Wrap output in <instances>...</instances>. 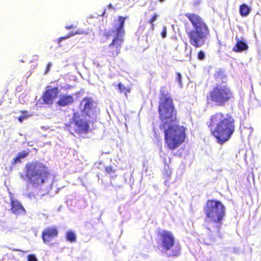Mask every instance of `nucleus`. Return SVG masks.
Masks as SVG:
<instances>
[{
    "label": "nucleus",
    "instance_id": "nucleus-19",
    "mask_svg": "<svg viewBox=\"0 0 261 261\" xmlns=\"http://www.w3.org/2000/svg\"><path fill=\"white\" fill-rule=\"evenodd\" d=\"M20 112L22 115L18 117V120L21 123L24 119H27L30 116V115L28 114V112L25 110L21 111Z\"/></svg>",
    "mask_w": 261,
    "mask_h": 261
},
{
    "label": "nucleus",
    "instance_id": "nucleus-5",
    "mask_svg": "<svg viewBox=\"0 0 261 261\" xmlns=\"http://www.w3.org/2000/svg\"><path fill=\"white\" fill-rule=\"evenodd\" d=\"M193 25V29L186 31L190 38V43L196 47H199L203 45L208 34V29L205 22L201 18L194 14H187Z\"/></svg>",
    "mask_w": 261,
    "mask_h": 261
},
{
    "label": "nucleus",
    "instance_id": "nucleus-33",
    "mask_svg": "<svg viewBox=\"0 0 261 261\" xmlns=\"http://www.w3.org/2000/svg\"><path fill=\"white\" fill-rule=\"evenodd\" d=\"M13 250L17 251H19V249H13Z\"/></svg>",
    "mask_w": 261,
    "mask_h": 261
},
{
    "label": "nucleus",
    "instance_id": "nucleus-24",
    "mask_svg": "<svg viewBox=\"0 0 261 261\" xmlns=\"http://www.w3.org/2000/svg\"><path fill=\"white\" fill-rule=\"evenodd\" d=\"M158 15L156 14H154L152 17L148 21V22L151 24V29L153 30L154 29V25L153 24V21L156 19Z\"/></svg>",
    "mask_w": 261,
    "mask_h": 261
},
{
    "label": "nucleus",
    "instance_id": "nucleus-35",
    "mask_svg": "<svg viewBox=\"0 0 261 261\" xmlns=\"http://www.w3.org/2000/svg\"><path fill=\"white\" fill-rule=\"evenodd\" d=\"M177 75H178V76L179 77V73H177Z\"/></svg>",
    "mask_w": 261,
    "mask_h": 261
},
{
    "label": "nucleus",
    "instance_id": "nucleus-17",
    "mask_svg": "<svg viewBox=\"0 0 261 261\" xmlns=\"http://www.w3.org/2000/svg\"><path fill=\"white\" fill-rule=\"evenodd\" d=\"M66 239L71 243L75 242L76 241V236L74 232L71 230L68 231L66 233Z\"/></svg>",
    "mask_w": 261,
    "mask_h": 261
},
{
    "label": "nucleus",
    "instance_id": "nucleus-6",
    "mask_svg": "<svg viewBox=\"0 0 261 261\" xmlns=\"http://www.w3.org/2000/svg\"><path fill=\"white\" fill-rule=\"evenodd\" d=\"M24 171L29 182L35 186L44 184L49 178L50 174L48 168L39 161L27 163Z\"/></svg>",
    "mask_w": 261,
    "mask_h": 261
},
{
    "label": "nucleus",
    "instance_id": "nucleus-8",
    "mask_svg": "<svg viewBox=\"0 0 261 261\" xmlns=\"http://www.w3.org/2000/svg\"><path fill=\"white\" fill-rule=\"evenodd\" d=\"M233 98L230 88L224 83L217 84L210 92L208 99L219 106H224Z\"/></svg>",
    "mask_w": 261,
    "mask_h": 261
},
{
    "label": "nucleus",
    "instance_id": "nucleus-22",
    "mask_svg": "<svg viewBox=\"0 0 261 261\" xmlns=\"http://www.w3.org/2000/svg\"><path fill=\"white\" fill-rule=\"evenodd\" d=\"M30 152V150L29 149L27 150H22L17 154V156H18L20 159H24L29 154Z\"/></svg>",
    "mask_w": 261,
    "mask_h": 261
},
{
    "label": "nucleus",
    "instance_id": "nucleus-16",
    "mask_svg": "<svg viewBox=\"0 0 261 261\" xmlns=\"http://www.w3.org/2000/svg\"><path fill=\"white\" fill-rule=\"evenodd\" d=\"M118 89L120 93H123L126 97L128 93L130 92L131 88L130 87H126L121 83L117 84Z\"/></svg>",
    "mask_w": 261,
    "mask_h": 261
},
{
    "label": "nucleus",
    "instance_id": "nucleus-21",
    "mask_svg": "<svg viewBox=\"0 0 261 261\" xmlns=\"http://www.w3.org/2000/svg\"><path fill=\"white\" fill-rule=\"evenodd\" d=\"M187 129L184 126H180V144L185 141L186 138V130Z\"/></svg>",
    "mask_w": 261,
    "mask_h": 261
},
{
    "label": "nucleus",
    "instance_id": "nucleus-23",
    "mask_svg": "<svg viewBox=\"0 0 261 261\" xmlns=\"http://www.w3.org/2000/svg\"><path fill=\"white\" fill-rule=\"evenodd\" d=\"M105 171L106 174H111L115 173L116 169H114L112 166H109L105 168Z\"/></svg>",
    "mask_w": 261,
    "mask_h": 261
},
{
    "label": "nucleus",
    "instance_id": "nucleus-30",
    "mask_svg": "<svg viewBox=\"0 0 261 261\" xmlns=\"http://www.w3.org/2000/svg\"><path fill=\"white\" fill-rule=\"evenodd\" d=\"M167 31L166 28H164L161 32V35L163 38H165L166 37Z\"/></svg>",
    "mask_w": 261,
    "mask_h": 261
},
{
    "label": "nucleus",
    "instance_id": "nucleus-27",
    "mask_svg": "<svg viewBox=\"0 0 261 261\" xmlns=\"http://www.w3.org/2000/svg\"><path fill=\"white\" fill-rule=\"evenodd\" d=\"M28 261H37V259L34 254H30L28 256Z\"/></svg>",
    "mask_w": 261,
    "mask_h": 261
},
{
    "label": "nucleus",
    "instance_id": "nucleus-34",
    "mask_svg": "<svg viewBox=\"0 0 261 261\" xmlns=\"http://www.w3.org/2000/svg\"><path fill=\"white\" fill-rule=\"evenodd\" d=\"M159 1L160 2H162L164 1L165 0H159Z\"/></svg>",
    "mask_w": 261,
    "mask_h": 261
},
{
    "label": "nucleus",
    "instance_id": "nucleus-13",
    "mask_svg": "<svg viewBox=\"0 0 261 261\" xmlns=\"http://www.w3.org/2000/svg\"><path fill=\"white\" fill-rule=\"evenodd\" d=\"M74 101L73 95L65 94L60 96L57 103L60 107H66L72 105Z\"/></svg>",
    "mask_w": 261,
    "mask_h": 261
},
{
    "label": "nucleus",
    "instance_id": "nucleus-31",
    "mask_svg": "<svg viewBox=\"0 0 261 261\" xmlns=\"http://www.w3.org/2000/svg\"><path fill=\"white\" fill-rule=\"evenodd\" d=\"M112 32L111 31H109L108 32H106L103 34V36L106 38H109L111 36Z\"/></svg>",
    "mask_w": 261,
    "mask_h": 261
},
{
    "label": "nucleus",
    "instance_id": "nucleus-14",
    "mask_svg": "<svg viewBox=\"0 0 261 261\" xmlns=\"http://www.w3.org/2000/svg\"><path fill=\"white\" fill-rule=\"evenodd\" d=\"M248 46L246 42L240 39H237V43L233 48V50L236 52H242L247 50Z\"/></svg>",
    "mask_w": 261,
    "mask_h": 261
},
{
    "label": "nucleus",
    "instance_id": "nucleus-29",
    "mask_svg": "<svg viewBox=\"0 0 261 261\" xmlns=\"http://www.w3.org/2000/svg\"><path fill=\"white\" fill-rule=\"evenodd\" d=\"M65 28L67 30L73 29L76 28V26L73 24L67 25L65 26Z\"/></svg>",
    "mask_w": 261,
    "mask_h": 261
},
{
    "label": "nucleus",
    "instance_id": "nucleus-10",
    "mask_svg": "<svg viewBox=\"0 0 261 261\" xmlns=\"http://www.w3.org/2000/svg\"><path fill=\"white\" fill-rule=\"evenodd\" d=\"M58 93L59 88L57 87L46 89L41 96L43 103L48 105H53L54 100L58 96Z\"/></svg>",
    "mask_w": 261,
    "mask_h": 261
},
{
    "label": "nucleus",
    "instance_id": "nucleus-15",
    "mask_svg": "<svg viewBox=\"0 0 261 261\" xmlns=\"http://www.w3.org/2000/svg\"><path fill=\"white\" fill-rule=\"evenodd\" d=\"M251 11V8L246 4H242L240 6L239 12L240 15L242 17L247 16L250 13Z\"/></svg>",
    "mask_w": 261,
    "mask_h": 261
},
{
    "label": "nucleus",
    "instance_id": "nucleus-11",
    "mask_svg": "<svg viewBox=\"0 0 261 261\" xmlns=\"http://www.w3.org/2000/svg\"><path fill=\"white\" fill-rule=\"evenodd\" d=\"M58 234V231L56 227H47L44 229L41 234V238L44 243H48L54 238L57 237Z\"/></svg>",
    "mask_w": 261,
    "mask_h": 261
},
{
    "label": "nucleus",
    "instance_id": "nucleus-28",
    "mask_svg": "<svg viewBox=\"0 0 261 261\" xmlns=\"http://www.w3.org/2000/svg\"><path fill=\"white\" fill-rule=\"evenodd\" d=\"M185 51L186 53L187 57H189V55H190L191 53V48L190 46L188 47L187 43H185Z\"/></svg>",
    "mask_w": 261,
    "mask_h": 261
},
{
    "label": "nucleus",
    "instance_id": "nucleus-12",
    "mask_svg": "<svg viewBox=\"0 0 261 261\" xmlns=\"http://www.w3.org/2000/svg\"><path fill=\"white\" fill-rule=\"evenodd\" d=\"M11 212L15 215L25 214L26 211L21 203L17 200L11 199L10 202Z\"/></svg>",
    "mask_w": 261,
    "mask_h": 261
},
{
    "label": "nucleus",
    "instance_id": "nucleus-20",
    "mask_svg": "<svg viewBox=\"0 0 261 261\" xmlns=\"http://www.w3.org/2000/svg\"><path fill=\"white\" fill-rule=\"evenodd\" d=\"M215 76L216 80L218 81H219V79H221L222 81H223V79L224 77V74L223 71L220 69H218L215 74Z\"/></svg>",
    "mask_w": 261,
    "mask_h": 261
},
{
    "label": "nucleus",
    "instance_id": "nucleus-32",
    "mask_svg": "<svg viewBox=\"0 0 261 261\" xmlns=\"http://www.w3.org/2000/svg\"><path fill=\"white\" fill-rule=\"evenodd\" d=\"M50 65H51L50 63H48L47 66V68H46V72H48L49 70Z\"/></svg>",
    "mask_w": 261,
    "mask_h": 261
},
{
    "label": "nucleus",
    "instance_id": "nucleus-18",
    "mask_svg": "<svg viewBox=\"0 0 261 261\" xmlns=\"http://www.w3.org/2000/svg\"><path fill=\"white\" fill-rule=\"evenodd\" d=\"M83 33L79 31H76L74 32H70L69 33H68L66 36H64V37H60L59 38H58V41L60 43L63 40H65L66 39H68L75 35H77V34H82Z\"/></svg>",
    "mask_w": 261,
    "mask_h": 261
},
{
    "label": "nucleus",
    "instance_id": "nucleus-2",
    "mask_svg": "<svg viewBox=\"0 0 261 261\" xmlns=\"http://www.w3.org/2000/svg\"><path fill=\"white\" fill-rule=\"evenodd\" d=\"M82 114L78 111L73 113L72 121L66 124V126L71 131V124L73 123L75 128L73 129L74 133L79 134H87L90 129L89 122L86 120V117L96 118L97 104L94 99L90 97H85L80 102Z\"/></svg>",
    "mask_w": 261,
    "mask_h": 261
},
{
    "label": "nucleus",
    "instance_id": "nucleus-25",
    "mask_svg": "<svg viewBox=\"0 0 261 261\" xmlns=\"http://www.w3.org/2000/svg\"><path fill=\"white\" fill-rule=\"evenodd\" d=\"M20 163H21V160L17 155L12 160L11 164L12 165H15Z\"/></svg>",
    "mask_w": 261,
    "mask_h": 261
},
{
    "label": "nucleus",
    "instance_id": "nucleus-9",
    "mask_svg": "<svg viewBox=\"0 0 261 261\" xmlns=\"http://www.w3.org/2000/svg\"><path fill=\"white\" fill-rule=\"evenodd\" d=\"M161 238L162 246L166 250L170 249L174 245V237L169 231L163 230L159 233Z\"/></svg>",
    "mask_w": 261,
    "mask_h": 261
},
{
    "label": "nucleus",
    "instance_id": "nucleus-1",
    "mask_svg": "<svg viewBox=\"0 0 261 261\" xmlns=\"http://www.w3.org/2000/svg\"><path fill=\"white\" fill-rule=\"evenodd\" d=\"M158 111L160 119L162 121L161 127L165 129V139L168 148H176L179 145V127L175 124L176 113L171 96L161 91Z\"/></svg>",
    "mask_w": 261,
    "mask_h": 261
},
{
    "label": "nucleus",
    "instance_id": "nucleus-7",
    "mask_svg": "<svg viewBox=\"0 0 261 261\" xmlns=\"http://www.w3.org/2000/svg\"><path fill=\"white\" fill-rule=\"evenodd\" d=\"M126 18H127V16H119L118 17L119 24L116 29V35L111 43L109 45L107 51L108 55L109 57L115 58L120 53V48L124 42L123 38L125 34L124 25Z\"/></svg>",
    "mask_w": 261,
    "mask_h": 261
},
{
    "label": "nucleus",
    "instance_id": "nucleus-26",
    "mask_svg": "<svg viewBox=\"0 0 261 261\" xmlns=\"http://www.w3.org/2000/svg\"><path fill=\"white\" fill-rule=\"evenodd\" d=\"M205 58V54L204 53L200 50L198 53V59L200 60H203Z\"/></svg>",
    "mask_w": 261,
    "mask_h": 261
},
{
    "label": "nucleus",
    "instance_id": "nucleus-3",
    "mask_svg": "<svg viewBox=\"0 0 261 261\" xmlns=\"http://www.w3.org/2000/svg\"><path fill=\"white\" fill-rule=\"evenodd\" d=\"M234 119L229 114L217 113L212 116L210 127L219 144L227 141L234 130Z\"/></svg>",
    "mask_w": 261,
    "mask_h": 261
},
{
    "label": "nucleus",
    "instance_id": "nucleus-4",
    "mask_svg": "<svg viewBox=\"0 0 261 261\" xmlns=\"http://www.w3.org/2000/svg\"><path fill=\"white\" fill-rule=\"evenodd\" d=\"M206 216L210 219L207 229L210 235L215 239L221 238L220 229L222 224V221L225 215V208L221 202L216 200H208L205 208Z\"/></svg>",
    "mask_w": 261,
    "mask_h": 261
}]
</instances>
